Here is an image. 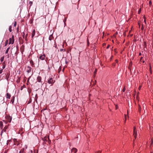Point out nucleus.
<instances>
[{"label": "nucleus", "mask_w": 153, "mask_h": 153, "mask_svg": "<svg viewBox=\"0 0 153 153\" xmlns=\"http://www.w3.org/2000/svg\"><path fill=\"white\" fill-rule=\"evenodd\" d=\"M54 82L55 80H54L52 77L50 78L48 81V82L49 84H51L52 85Z\"/></svg>", "instance_id": "obj_1"}, {"label": "nucleus", "mask_w": 153, "mask_h": 153, "mask_svg": "<svg viewBox=\"0 0 153 153\" xmlns=\"http://www.w3.org/2000/svg\"><path fill=\"white\" fill-rule=\"evenodd\" d=\"M136 128L135 127H134V131H133V132H134V137H135V138L136 139L137 137V131L136 130Z\"/></svg>", "instance_id": "obj_2"}, {"label": "nucleus", "mask_w": 153, "mask_h": 153, "mask_svg": "<svg viewBox=\"0 0 153 153\" xmlns=\"http://www.w3.org/2000/svg\"><path fill=\"white\" fill-rule=\"evenodd\" d=\"M8 128V126L7 125L3 129H2L1 132V135H2V133H3V132H6V130Z\"/></svg>", "instance_id": "obj_3"}, {"label": "nucleus", "mask_w": 153, "mask_h": 153, "mask_svg": "<svg viewBox=\"0 0 153 153\" xmlns=\"http://www.w3.org/2000/svg\"><path fill=\"white\" fill-rule=\"evenodd\" d=\"M45 57V54H43V55H41L39 57V59L41 60H44Z\"/></svg>", "instance_id": "obj_4"}, {"label": "nucleus", "mask_w": 153, "mask_h": 153, "mask_svg": "<svg viewBox=\"0 0 153 153\" xmlns=\"http://www.w3.org/2000/svg\"><path fill=\"white\" fill-rule=\"evenodd\" d=\"M42 80V78L40 76H38L37 78V81L39 82H41L42 83V82L41 81Z\"/></svg>", "instance_id": "obj_5"}, {"label": "nucleus", "mask_w": 153, "mask_h": 153, "mask_svg": "<svg viewBox=\"0 0 153 153\" xmlns=\"http://www.w3.org/2000/svg\"><path fill=\"white\" fill-rule=\"evenodd\" d=\"M77 149L75 148H72L71 150V152L73 153H76L77 152Z\"/></svg>", "instance_id": "obj_6"}, {"label": "nucleus", "mask_w": 153, "mask_h": 153, "mask_svg": "<svg viewBox=\"0 0 153 153\" xmlns=\"http://www.w3.org/2000/svg\"><path fill=\"white\" fill-rule=\"evenodd\" d=\"M14 42V39H12V38H10L9 39V44H13Z\"/></svg>", "instance_id": "obj_7"}, {"label": "nucleus", "mask_w": 153, "mask_h": 153, "mask_svg": "<svg viewBox=\"0 0 153 153\" xmlns=\"http://www.w3.org/2000/svg\"><path fill=\"white\" fill-rule=\"evenodd\" d=\"M6 119H7L8 122L10 123L11 122L12 118L10 116H7L6 117Z\"/></svg>", "instance_id": "obj_8"}, {"label": "nucleus", "mask_w": 153, "mask_h": 153, "mask_svg": "<svg viewBox=\"0 0 153 153\" xmlns=\"http://www.w3.org/2000/svg\"><path fill=\"white\" fill-rule=\"evenodd\" d=\"M27 72L28 73L30 72L31 71V69H32L31 67L30 66H28L27 67Z\"/></svg>", "instance_id": "obj_9"}, {"label": "nucleus", "mask_w": 153, "mask_h": 153, "mask_svg": "<svg viewBox=\"0 0 153 153\" xmlns=\"http://www.w3.org/2000/svg\"><path fill=\"white\" fill-rule=\"evenodd\" d=\"M35 33V30H34L32 33L31 35H32V37L33 38V36H34Z\"/></svg>", "instance_id": "obj_10"}, {"label": "nucleus", "mask_w": 153, "mask_h": 153, "mask_svg": "<svg viewBox=\"0 0 153 153\" xmlns=\"http://www.w3.org/2000/svg\"><path fill=\"white\" fill-rule=\"evenodd\" d=\"M10 94H9L8 93H7L6 94V98H8L9 99H10Z\"/></svg>", "instance_id": "obj_11"}, {"label": "nucleus", "mask_w": 153, "mask_h": 153, "mask_svg": "<svg viewBox=\"0 0 153 153\" xmlns=\"http://www.w3.org/2000/svg\"><path fill=\"white\" fill-rule=\"evenodd\" d=\"M53 39V35H51L49 37V39L50 40H51L52 39Z\"/></svg>", "instance_id": "obj_12"}, {"label": "nucleus", "mask_w": 153, "mask_h": 153, "mask_svg": "<svg viewBox=\"0 0 153 153\" xmlns=\"http://www.w3.org/2000/svg\"><path fill=\"white\" fill-rule=\"evenodd\" d=\"M30 63L31 65L32 66H33L34 63L33 61L32 60H30Z\"/></svg>", "instance_id": "obj_13"}, {"label": "nucleus", "mask_w": 153, "mask_h": 153, "mask_svg": "<svg viewBox=\"0 0 153 153\" xmlns=\"http://www.w3.org/2000/svg\"><path fill=\"white\" fill-rule=\"evenodd\" d=\"M24 149H25L24 148H22L20 151L19 153H23L24 152Z\"/></svg>", "instance_id": "obj_14"}, {"label": "nucleus", "mask_w": 153, "mask_h": 153, "mask_svg": "<svg viewBox=\"0 0 153 153\" xmlns=\"http://www.w3.org/2000/svg\"><path fill=\"white\" fill-rule=\"evenodd\" d=\"M10 48L9 47L7 49V50H6V51H5L6 54H7L8 53V51H9Z\"/></svg>", "instance_id": "obj_15"}, {"label": "nucleus", "mask_w": 153, "mask_h": 153, "mask_svg": "<svg viewBox=\"0 0 153 153\" xmlns=\"http://www.w3.org/2000/svg\"><path fill=\"white\" fill-rule=\"evenodd\" d=\"M14 97H13V98L11 100V102H12V103L13 104L14 102Z\"/></svg>", "instance_id": "obj_16"}, {"label": "nucleus", "mask_w": 153, "mask_h": 153, "mask_svg": "<svg viewBox=\"0 0 153 153\" xmlns=\"http://www.w3.org/2000/svg\"><path fill=\"white\" fill-rule=\"evenodd\" d=\"M3 67L2 68L3 69H4L5 67V64L4 62L2 63Z\"/></svg>", "instance_id": "obj_17"}, {"label": "nucleus", "mask_w": 153, "mask_h": 153, "mask_svg": "<svg viewBox=\"0 0 153 153\" xmlns=\"http://www.w3.org/2000/svg\"><path fill=\"white\" fill-rule=\"evenodd\" d=\"M11 28L12 27L11 26H10L9 27V30L10 32H11L12 31Z\"/></svg>", "instance_id": "obj_18"}, {"label": "nucleus", "mask_w": 153, "mask_h": 153, "mask_svg": "<svg viewBox=\"0 0 153 153\" xmlns=\"http://www.w3.org/2000/svg\"><path fill=\"white\" fill-rule=\"evenodd\" d=\"M4 56H3V57H1V58L0 60H1V62H2L3 61V60H4Z\"/></svg>", "instance_id": "obj_19"}, {"label": "nucleus", "mask_w": 153, "mask_h": 153, "mask_svg": "<svg viewBox=\"0 0 153 153\" xmlns=\"http://www.w3.org/2000/svg\"><path fill=\"white\" fill-rule=\"evenodd\" d=\"M8 40H7L5 42V46H6L7 45V44H8Z\"/></svg>", "instance_id": "obj_20"}, {"label": "nucleus", "mask_w": 153, "mask_h": 153, "mask_svg": "<svg viewBox=\"0 0 153 153\" xmlns=\"http://www.w3.org/2000/svg\"><path fill=\"white\" fill-rule=\"evenodd\" d=\"M97 69H95V71L94 72V75H95L96 74L97 72Z\"/></svg>", "instance_id": "obj_21"}, {"label": "nucleus", "mask_w": 153, "mask_h": 153, "mask_svg": "<svg viewBox=\"0 0 153 153\" xmlns=\"http://www.w3.org/2000/svg\"><path fill=\"white\" fill-rule=\"evenodd\" d=\"M149 4L150 5H152V1L151 0L149 1Z\"/></svg>", "instance_id": "obj_22"}, {"label": "nucleus", "mask_w": 153, "mask_h": 153, "mask_svg": "<svg viewBox=\"0 0 153 153\" xmlns=\"http://www.w3.org/2000/svg\"><path fill=\"white\" fill-rule=\"evenodd\" d=\"M10 140H7V145L9 143L10 141Z\"/></svg>", "instance_id": "obj_23"}, {"label": "nucleus", "mask_w": 153, "mask_h": 153, "mask_svg": "<svg viewBox=\"0 0 153 153\" xmlns=\"http://www.w3.org/2000/svg\"><path fill=\"white\" fill-rule=\"evenodd\" d=\"M3 126V123L1 121L0 122V126Z\"/></svg>", "instance_id": "obj_24"}, {"label": "nucleus", "mask_w": 153, "mask_h": 153, "mask_svg": "<svg viewBox=\"0 0 153 153\" xmlns=\"http://www.w3.org/2000/svg\"><path fill=\"white\" fill-rule=\"evenodd\" d=\"M44 140L46 141H47V137H45L44 138Z\"/></svg>", "instance_id": "obj_25"}, {"label": "nucleus", "mask_w": 153, "mask_h": 153, "mask_svg": "<svg viewBox=\"0 0 153 153\" xmlns=\"http://www.w3.org/2000/svg\"><path fill=\"white\" fill-rule=\"evenodd\" d=\"M127 117H128V116H127L126 115H125V121L126 120Z\"/></svg>", "instance_id": "obj_26"}, {"label": "nucleus", "mask_w": 153, "mask_h": 153, "mask_svg": "<svg viewBox=\"0 0 153 153\" xmlns=\"http://www.w3.org/2000/svg\"><path fill=\"white\" fill-rule=\"evenodd\" d=\"M144 45L145 46V47H146V42H144Z\"/></svg>", "instance_id": "obj_27"}, {"label": "nucleus", "mask_w": 153, "mask_h": 153, "mask_svg": "<svg viewBox=\"0 0 153 153\" xmlns=\"http://www.w3.org/2000/svg\"><path fill=\"white\" fill-rule=\"evenodd\" d=\"M144 27L143 26V25H142V27H141V29L142 30H143V29H144Z\"/></svg>", "instance_id": "obj_28"}, {"label": "nucleus", "mask_w": 153, "mask_h": 153, "mask_svg": "<svg viewBox=\"0 0 153 153\" xmlns=\"http://www.w3.org/2000/svg\"><path fill=\"white\" fill-rule=\"evenodd\" d=\"M16 22H15L14 23V25L15 27H16Z\"/></svg>", "instance_id": "obj_29"}, {"label": "nucleus", "mask_w": 153, "mask_h": 153, "mask_svg": "<svg viewBox=\"0 0 153 153\" xmlns=\"http://www.w3.org/2000/svg\"><path fill=\"white\" fill-rule=\"evenodd\" d=\"M125 90H126V88H124L123 89V92H124L125 91Z\"/></svg>", "instance_id": "obj_30"}, {"label": "nucleus", "mask_w": 153, "mask_h": 153, "mask_svg": "<svg viewBox=\"0 0 153 153\" xmlns=\"http://www.w3.org/2000/svg\"><path fill=\"white\" fill-rule=\"evenodd\" d=\"M3 71V69L0 70V74H1Z\"/></svg>", "instance_id": "obj_31"}, {"label": "nucleus", "mask_w": 153, "mask_h": 153, "mask_svg": "<svg viewBox=\"0 0 153 153\" xmlns=\"http://www.w3.org/2000/svg\"><path fill=\"white\" fill-rule=\"evenodd\" d=\"M48 139L49 140V141H48V143H50L51 142V140H49V137H48Z\"/></svg>", "instance_id": "obj_32"}, {"label": "nucleus", "mask_w": 153, "mask_h": 153, "mask_svg": "<svg viewBox=\"0 0 153 153\" xmlns=\"http://www.w3.org/2000/svg\"><path fill=\"white\" fill-rule=\"evenodd\" d=\"M20 145H22V144H20L19 143H18L17 144V146H20Z\"/></svg>", "instance_id": "obj_33"}, {"label": "nucleus", "mask_w": 153, "mask_h": 153, "mask_svg": "<svg viewBox=\"0 0 153 153\" xmlns=\"http://www.w3.org/2000/svg\"><path fill=\"white\" fill-rule=\"evenodd\" d=\"M10 57V56L9 54H8L7 55V58H9Z\"/></svg>", "instance_id": "obj_34"}, {"label": "nucleus", "mask_w": 153, "mask_h": 153, "mask_svg": "<svg viewBox=\"0 0 153 153\" xmlns=\"http://www.w3.org/2000/svg\"><path fill=\"white\" fill-rule=\"evenodd\" d=\"M25 33L24 32L23 33V38H24V37H25Z\"/></svg>", "instance_id": "obj_35"}, {"label": "nucleus", "mask_w": 153, "mask_h": 153, "mask_svg": "<svg viewBox=\"0 0 153 153\" xmlns=\"http://www.w3.org/2000/svg\"><path fill=\"white\" fill-rule=\"evenodd\" d=\"M131 65H132V63H130L129 64V66H131Z\"/></svg>", "instance_id": "obj_36"}, {"label": "nucleus", "mask_w": 153, "mask_h": 153, "mask_svg": "<svg viewBox=\"0 0 153 153\" xmlns=\"http://www.w3.org/2000/svg\"><path fill=\"white\" fill-rule=\"evenodd\" d=\"M141 88V86H140L139 87V90H140V89Z\"/></svg>", "instance_id": "obj_37"}, {"label": "nucleus", "mask_w": 153, "mask_h": 153, "mask_svg": "<svg viewBox=\"0 0 153 153\" xmlns=\"http://www.w3.org/2000/svg\"><path fill=\"white\" fill-rule=\"evenodd\" d=\"M12 38V39H14V36L13 35L12 38Z\"/></svg>", "instance_id": "obj_38"}, {"label": "nucleus", "mask_w": 153, "mask_h": 153, "mask_svg": "<svg viewBox=\"0 0 153 153\" xmlns=\"http://www.w3.org/2000/svg\"><path fill=\"white\" fill-rule=\"evenodd\" d=\"M66 21V19L65 20H64L63 21V22H64V24H65V25L66 24L65 23V21Z\"/></svg>", "instance_id": "obj_39"}, {"label": "nucleus", "mask_w": 153, "mask_h": 153, "mask_svg": "<svg viewBox=\"0 0 153 153\" xmlns=\"http://www.w3.org/2000/svg\"><path fill=\"white\" fill-rule=\"evenodd\" d=\"M60 51H62L64 50V49H60Z\"/></svg>", "instance_id": "obj_40"}, {"label": "nucleus", "mask_w": 153, "mask_h": 153, "mask_svg": "<svg viewBox=\"0 0 153 153\" xmlns=\"http://www.w3.org/2000/svg\"><path fill=\"white\" fill-rule=\"evenodd\" d=\"M141 54H142L141 53V52H140V53H139V56H140V55H141Z\"/></svg>", "instance_id": "obj_41"}, {"label": "nucleus", "mask_w": 153, "mask_h": 153, "mask_svg": "<svg viewBox=\"0 0 153 153\" xmlns=\"http://www.w3.org/2000/svg\"><path fill=\"white\" fill-rule=\"evenodd\" d=\"M0 128H1V129H2L3 126H0Z\"/></svg>", "instance_id": "obj_42"}, {"label": "nucleus", "mask_w": 153, "mask_h": 153, "mask_svg": "<svg viewBox=\"0 0 153 153\" xmlns=\"http://www.w3.org/2000/svg\"><path fill=\"white\" fill-rule=\"evenodd\" d=\"M144 22H145V23L146 24V20L145 19L144 20Z\"/></svg>", "instance_id": "obj_43"}, {"label": "nucleus", "mask_w": 153, "mask_h": 153, "mask_svg": "<svg viewBox=\"0 0 153 153\" xmlns=\"http://www.w3.org/2000/svg\"><path fill=\"white\" fill-rule=\"evenodd\" d=\"M109 45H108V46L107 47V48H109Z\"/></svg>", "instance_id": "obj_44"}, {"label": "nucleus", "mask_w": 153, "mask_h": 153, "mask_svg": "<svg viewBox=\"0 0 153 153\" xmlns=\"http://www.w3.org/2000/svg\"><path fill=\"white\" fill-rule=\"evenodd\" d=\"M27 36V34H26L25 36V37L26 38Z\"/></svg>", "instance_id": "obj_45"}, {"label": "nucleus", "mask_w": 153, "mask_h": 153, "mask_svg": "<svg viewBox=\"0 0 153 153\" xmlns=\"http://www.w3.org/2000/svg\"><path fill=\"white\" fill-rule=\"evenodd\" d=\"M115 61H116V62H118V60H116Z\"/></svg>", "instance_id": "obj_46"}, {"label": "nucleus", "mask_w": 153, "mask_h": 153, "mask_svg": "<svg viewBox=\"0 0 153 153\" xmlns=\"http://www.w3.org/2000/svg\"><path fill=\"white\" fill-rule=\"evenodd\" d=\"M140 10L139 11H138V13H140Z\"/></svg>", "instance_id": "obj_47"}, {"label": "nucleus", "mask_w": 153, "mask_h": 153, "mask_svg": "<svg viewBox=\"0 0 153 153\" xmlns=\"http://www.w3.org/2000/svg\"><path fill=\"white\" fill-rule=\"evenodd\" d=\"M138 24H139V27H140V24H139V23H138Z\"/></svg>", "instance_id": "obj_48"}, {"label": "nucleus", "mask_w": 153, "mask_h": 153, "mask_svg": "<svg viewBox=\"0 0 153 153\" xmlns=\"http://www.w3.org/2000/svg\"><path fill=\"white\" fill-rule=\"evenodd\" d=\"M14 144V145H16V143H15Z\"/></svg>", "instance_id": "obj_49"}, {"label": "nucleus", "mask_w": 153, "mask_h": 153, "mask_svg": "<svg viewBox=\"0 0 153 153\" xmlns=\"http://www.w3.org/2000/svg\"><path fill=\"white\" fill-rule=\"evenodd\" d=\"M15 140H16V139H14V140L15 141Z\"/></svg>", "instance_id": "obj_50"}]
</instances>
